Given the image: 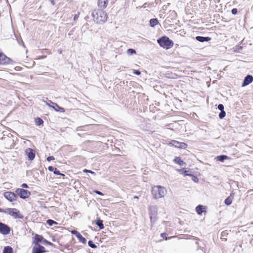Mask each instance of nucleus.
Listing matches in <instances>:
<instances>
[{
	"label": "nucleus",
	"instance_id": "f257e3e1",
	"mask_svg": "<svg viewBox=\"0 0 253 253\" xmlns=\"http://www.w3.org/2000/svg\"><path fill=\"white\" fill-rule=\"evenodd\" d=\"M93 21L96 23H104L107 19V14L106 12L99 9H95L92 12Z\"/></svg>",
	"mask_w": 253,
	"mask_h": 253
},
{
	"label": "nucleus",
	"instance_id": "f03ea898",
	"mask_svg": "<svg viewBox=\"0 0 253 253\" xmlns=\"http://www.w3.org/2000/svg\"><path fill=\"white\" fill-rule=\"evenodd\" d=\"M152 194L154 199H159L164 197L167 193V189L161 186H155L152 187Z\"/></svg>",
	"mask_w": 253,
	"mask_h": 253
},
{
	"label": "nucleus",
	"instance_id": "7ed1b4c3",
	"mask_svg": "<svg viewBox=\"0 0 253 253\" xmlns=\"http://www.w3.org/2000/svg\"><path fill=\"white\" fill-rule=\"evenodd\" d=\"M157 42L161 47L166 49L171 48L173 45V42L166 36L158 39Z\"/></svg>",
	"mask_w": 253,
	"mask_h": 253
},
{
	"label": "nucleus",
	"instance_id": "20e7f679",
	"mask_svg": "<svg viewBox=\"0 0 253 253\" xmlns=\"http://www.w3.org/2000/svg\"><path fill=\"white\" fill-rule=\"evenodd\" d=\"M6 213L8 214L14 218H22L23 216L20 214L19 211L16 209H6Z\"/></svg>",
	"mask_w": 253,
	"mask_h": 253
},
{
	"label": "nucleus",
	"instance_id": "39448f33",
	"mask_svg": "<svg viewBox=\"0 0 253 253\" xmlns=\"http://www.w3.org/2000/svg\"><path fill=\"white\" fill-rule=\"evenodd\" d=\"M149 215L152 223L156 220V214L157 212V208L155 206H151L149 208Z\"/></svg>",
	"mask_w": 253,
	"mask_h": 253
},
{
	"label": "nucleus",
	"instance_id": "423d86ee",
	"mask_svg": "<svg viewBox=\"0 0 253 253\" xmlns=\"http://www.w3.org/2000/svg\"><path fill=\"white\" fill-rule=\"evenodd\" d=\"M15 192L17 195L22 199L27 198L30 195V192L29 191L21 188L16 189Z\"/></svg>",
	"mask_w": 253,
	"mask_h": 253
},
{
	"label": "nucleus",
	"instance_id": "0eeeda50",
	"mask_svg": "<svg viewBox=\"0 0 253 253\" xmlns=\"http://www.w3.org/2000/svg\"><path fill=\"white\" fill-rule=\"evenodd\" d=\"M10 227L7 225L6 224H5L4 223H3L2 222H0V233L6 235H8L10 233Z\"/></svg>",
	"mask_w": 253,
	"mask_h": 253
},
{
	"label": "nucleus",
	"instance_id": "6e6552de",
	"mask_svg": "<svg viewBox=\"0 0 253 253\" xmlns=\"http://www.w3.org/2000/svg\"><path fill=\"white\" fill-rule=\"evenodd\" d=\"M169 145L173 146L176 148L185 149L187 145L184 142H180L176 140H171L169 143Z\"/></svg>",
	"mask_w": 253,
	"mask_h": 253
},
{
	"label": "nucleus",
	"instance_id": "1a4fd4ad",
	"mask_svg": "<svg viewBox=\"0 0 253 253\" xmlns=\"http://www.w3.org/2000/svg\"><path fill=\"white\" fill-rule=\"evenodd\" d=\"M4 197L10 202L14 201L16 199V194L13 192L9 191L4 192Z\"/></svg>",
	"mask_w": 253,
	"mask_h": 253
},
{
	"label": "nucleus",
	"instance_id": "9d476101",
	"mask_svg": "<svg viewBox=\"0 0 253 253\" xmlns=\"http://www.w3.org/2000/svg\"><path fill=\"white\" fill-rule=\"evenodd\" d=\"M45 252L44 247L40 245H35L32 249V253H43Z\"/></svg>",
	"mask_w": 253,
	"mask_h": 253
},
{
	"label": "nucleus",
	"instance_id": "9b49d317",
	"mask_svg": "<svg viewBox=\"0 0 253 253\" xmlns=\"http://www.w3.org/2000/svg\"><path fill=\"white\" fill-rule=\"evenodd\" d=\"M25 153L30 160H33L35 157V153L33 149L27 148L25 150Z\"/></svg>",
	"mask_w": 253,
	"mask_h": 253
},
{
	"label": "nucleus",
	"instance_id": "f8f14e48",
	"mask_svg": "<svg viewBox=\"0 0 253 253\" xmlns=\"http://www.w3.org/2000/svg\"><path fill=\"white\" fill-rule=\"evenodd\" d=\"M253 82V77L251 75L247 76L242 84V86L243 87L249 85L250 84Z\"/></svg>",
	"mask_w": 253,
	"mask_h": 253
},
{
	"label": "nucleus",
	"instance_id": "ddd939ff",
	"mask_svg": "<svg viewBox=\"0 0 253 253\" xmlns=\"http://www.w3.org/2000/svg\"><path fill=\"white\" fill-rule=\"evenodd\" d=\"M9 58L7 57L4 54L1 53L0 54V64H5L8 63Z\"/></svg>",
	"mask_w": 253,
	"mask_h": 253
},
{
	"label": "nucleus",
	"instance_id": "4468645a",
	"mask_svg": "<svg viewBox=\"0 0 253 253\" xmlns=\"http://www.w3.org/2000/svg\"><path fill=\"white\" fill-rule=\"evenodd\" d=\"M43 240V238L38 234H36L34 238V240L33 243L35 245H39L38 244L40 242L42 243V241Z\"/></svg>",
	"mask_w": 253,
	"mask_h": 253
},
{
	"label": "nucleus",
	"instance_id": "2eb2a0df",
	"mask_svg": "<svg viewBox=\"0 0 253 253\" xmlns=\"http://www.w3.org/2000/svg\"><path fill=\"white\" fill-rule=\"evenodd\" d=\"M108 3V0H98V4L101 8H105Z\"/></svg>",
	"mask_w": 253,
	"mask_h": 253
},
{
	"label": "nucleus",
	"instance_id": "dca6fc26",
	"mask_svg": "<svg viewBox=\"0 0 253 253\" xmlns=\"http://www.w3.org/2000/svg\"><path fill=\"white\" fill-rule=\"evenodd\" d=\"M52 108L54 109L57 112H60L62 113H64L65 112V109L63 108H62L59 106L56 103H53V105Z\"/></svg>",
	"mask_w": 253,
	"mask_h": 253
},
{
	"label": "nucleus",
	"instance_id": "f3484780",
	"mask_svg": "<svg viewBox=\"0 0 253 253\" xmlns=\"http://www.w3.org/2000/svg\"><path fill=\"white\" fill-rule=\"evenodd\" d=\"M196 39L200 42H208L211 40V38L208 37H204L202 36H197Z\"/></svg>",
	"mask_w": 253,
	"mask_h": 253
},
{
	"label": "nucleus",
	"instance_id": "a211bd4d",
	"mask_svg": "<svg viewBox=\"0 0 253 253\" xmlns=\"http://www.w3.org/2000/svg\"><path fill=\"white\" fill-rule=\"evenodd\" d=\"M205 209V207L202 205H198L196 208V211L198 214H201L202 212L204 211Z\"/></svg>",
	"mask_w": 253,
	"mask_h": 253
},
{
	"label": "nucleus",
	"instance_id": "6ab92c4d",
	"mask_svg": "<svg viewBox=\"0 0 253 253\" xmlns=\"http://www.w3.org/2000/svg\"><path fill=\"white\" fill-rule=\"evenodd\" d=\"M158 24V20L156 18L151 19L150 20V25L151 27H154Z\"/></svg>",
	"mask_w": 253,
	"mask_h": 253
},
{
	"label": "nucleus",
	"instance_id": "aec40b11",
	"mask_svg": "<svg viewBox=\"0 0 253 253\" xmlns=\"http://www.w3.org/2000/svg\"><path fill=\"white\" fill-rule=\"evenodd\" d=\"M174 162L180 166H183L185 164L184 162L181 160L179 157H175V158L174 159Z\"/></svg>",
	"mask_w": 253,
	"mask_h": 253
},
{
	"label": "nucleus",
	"instance_id": "412c9836",
	"mask_svg": "<svg viewBox=\"0 0 253 253\" xmlns=\"http://www.w3.org/2000/svg\"><path fill=\"white\" fill-rule=\"evenodd\" d=\"M228 159V157L226 155L218 156L216 157V159L219 161L223 162L224 160Z\"/></svg>",
	"mask_w": 253,
	"mask_h": 253
},
{
	"label": "nucleus",
	"instance_id": "4be33fe9",
	"mask_svg": "<svg viewBox=\"0 0 253 253\" xmlns=\"http://www.w3.org/2000/svg\"><path fill=\"white\" fill-rule=\"evenodd\" d=\"M96 224L99 227L100 229H102L104 228L102 221L100 219L97 220L96 221Z\"/></svg>",
	"mask_w": 253,
	"mask_h": 253
},
{
	"label": "nucleus",
	"instance_id": "5701e85b",
	"mask_svg": "<svg viewBox=\"0 0 253 253\" xmlns=\"http://www.w3.org/2000/svg\"><path fill=\"white\" fill-rule=\"evenodd\" d=\"M3 253H12V249L8 246L4 248Z\"/></svg>",
	"mask_w": 253,
	"mask_h": 253
},
{
	"label": "nucleus",
	"instance_id": "b1692460",
	"mask_svg": "<svg viewBox=\"0 0 253 253\" xmlns=\"http://www.w3.org/2000/svg\"><path fill=\"white\" fill-rule=\"evenodd\" d=\"M77 238L80 242L83 244H85L86 240L81 234L77 237Z\"/></svg>",
	"mask_w": 253,
	"mask_h": 253
},
{
	"label": "nucleus",
	"instance_id": "393cba45",
	"mask_svg": "<svg viewBox=\"0 0 253 253\" xmlns=\"http://www.w3.org/2000/svg\"><path fill=\"white\" fill-rule=\"evenodd\" d=\"M35 123L37 126H40L42 125L43 123V122L42 120L41 119V118H37L35 119Z\"/></svg>",
	"mask_w": 253,
	"mask_h": 253
},
{
	"label": "nucleus",
	"instance_id": "a878e982",
	"mask_svg": "<svg viewBox=\"0 0 253 253\" xmlns=\"http://www.w3.org/2000/svg\"><path fill=\"white\" fill-rule=\"evenodd\" d=\"M46 222L47 224L50 226L57 224V223L56 221H54L51 219L47 220Z\"/></svg>",
	"mask_w": 253,
	"mask_h": 253
},
{
	"label": "nucleus",
	"instance_id": "bb28decb",
	"mask_svg": "<svg viewBox=\"0 0 253 253\" xmlns=\"http://www.w3.org/2000/svg\"><path fill=\"white\" fill-rule=\"evenodd\" d=\"M126 53L128 54V55H132V54H135L136 53V51L134 49H131V48H129L126 51Z\"/></svg>",
	"mask_w": 253,
	"mask_h": 253
},
{
	"label": "nucleus",
	"instance_id": "cd10ccee",
	"mask_svg": "<svg viewBox=\"0 0 253 253\" xmlns=\"http://www.w3.org/2000/svg\"><path fill=\"white\" fill-rule=\"evenodd\" d=\"M232 198L231 197H229L225 199V204L227 205H229L232 203Z\"/></svg>",
	"mask_w": 253,
	"mask_h": 253
},
{
	"label": "nucleus",
	"instance_id": "c85d7f7f",
	"mask_svg": "<svg viewBox=\"0 0 253 253\" xmlns=\"http://www.w3.org/2000/svg\"><path fill=\"white\" fill-rule=\"evenodd\" d=\"M166 235H167V234H166V233H162V234H161V236L162 238H164L166 240H167L168 239H171V238H175V236H172V237H169V238H168L167 237Z\"/></svg>",
	"mask_w": 253,
	"mask_h": 253
},
{
	"label": "nucleus",
	"instance_id": "c756f323",
	"mask_svg": "<svg viewBox=\"0 0 253 253\" xmlns=\"http://www.w3.org/2000/svg\"><path fill=\"white\" fill-rule=\"evenodd\" d=\"M226 115V113L224 111H222L219 114V117L220 119H223Z\"/></svg>",
	"mask_w": 253,
	"mask_h": 253
},
{
	"label": "nucleus",
	"instance_id": "7c9ffc66",
	"mask_svg": "<svg viewBox=\"0 0 253 253\" xmlns=\"http://www.w3.org/2000/svg\"><path fill=\"white\" fill-rule=\"evenodd\" d=\"M88 246L92 248H96V246L92 243L91 241H89L88 242Z\"/></svg>",
	"mask_w": 253,
	"mask_h": 253
},
{
	"label": "nucleus",
	"instance_id": "2f4dec72",
	"mask_svg": "<svg viewBox=\"0 0 253 253\" xmlns=\"http://www.w3.org/2000/svg\"><path fill=\"white\" fill-rule=\"evenodd\" d=\"M46 103V104L48 105V106L52 107L53 105V102H52L51 100H47V101H44Z\"/></svg>",
	"mask_w": 253,
	"mask_h": 253
},
{
	"label": "nucleus",
	"instance_id": "473e14b6",
	"mask_svg": "<svg viewBox=\"0 0 253 253\" xmlns=\"http://www.w3.org/2000/svg\"><path fill=\"white\" fill-rule=\"evenodd\" d=\"M71 233L72 234L76 235V236L77 237L80 234V233L79 232H78L77 231L75 230L71 231Z\"/></svg>",
	"mask_w": 253,
	"mask_h": 253
},
{
	"label": "nucleus",
	"instance_id": "72a5a7b5",
	"mask_svg": "<svg viewBox=\"0 0 253 253\" xmlns=\"http://www.w3.org/2000/svg\"><path fill=\"white\" fill-rule=\"evenodd\" d=\"M54 173L57 174V175H61L64 176V175L63 174H62L60 172L59 170H57L56 168H55V170L54 171Z\"/></svg>",
	"mask_w": 253,
	"mask_h": 253
},
{
	"label": "nucleus",
	"instance_id": "f704fd0d",
	"mask_svg": "<svg viewBox=\"0 0 253 253\" xmlns=\"http://www.w3.org/2000/svg\"><path fill=\"white\" fill-rule=\"evenodd\" d=\"M42 243L44 244V245H45V244L49 245H52V243L51 242H48V241H47L46 240L44 239L42 241Z\"/></svg>",
	"mask_w": 253,
	"mask_h": 253
},
{
	"label": "nucleus",
	"instance_id": "c9c22d12",
	"mask_svg": "<svg viewBox=\"0 0 253 253\" xmlns=\"http://www.w3.org/2000/svg\"><path fill=\"white\" fill-rule=\"evenodd\" d=\"M218 109L221 111H224V106L222 104H219L218 106Z\"/></svg>",
	"mask_w": 253,
	"mask_h": 253
},
{
	"label": "nucleus",
	"instance_id": "e433bc0d",
	"mask_svg": "<svg viewBox=\"0 0 253 253\" xmlns=\"http://www.w3.org/2000/svg\"><path fill=\"white\" fill-rule=\"evenodd\" d=\"M133 73L136 75H140V72L138 70H134L133 71Z\"/></svg>",
	"mask_w": 253,
	"mask_h": 253
},
{
	"label": "nucleus",
	"instance_id": "4c0bfd02",
	"mask_svg": "<svg viewBox=\"0 0 253 253\" xmlns=\"http://www.w3.org/2000/svg\"><path fill=\"white\" fill-rule=\"evenodd\" d=\"M54 158L53 156H49L47 158V161L49 162L51 160H54Z\"/></svg>",
	"mask_w": 253,
	"mask_h": 253
},
{
	"label": "nucleus",
	"instance_id": "58836bf2",
	"mask_svg": "<svg viewBox=\"0 0 253 253\" xmlns=\"http://www.w3.org/2000/svg\"><path fill=\"white\" fill-rule=\"evenodd\" d=\"M48 169L50 171H54L55 170V168H54L52 166H49L48 168Z\"/></svg>",
	"mask_w": 253,
	"mask_h": 253
},
{
	"label": "nucleus",
	"instance_id": "ea45409f",
	"mask_svg": "<svg viewBox=\"0 0 253 253\" xmlns=\"http://www.w3.org/2000/svg\"><path fill=\"white\" fill-rule=\"evenodd\" d=\"M83 171L84 172H89V173H93V174L94 173V172L93 171H92L91 170H87V169H84L83 170Z\"/></svg>",
	"mask_w": 253,
	"mask_h": 253
},
{
	"label": "nucleus",
	"instance_id": "a19ab883",
	"mask_svg": "<svg viewBox=\"0 0 253 253\" xmlns=\"http://www.w3.org/2000/svg\"><path fill=\"white\" fill-rule=\"evenodd\" d=\"M232 13L234 14H236V13H237V9L236 8H234L232 10Z\"/></svg>",
	"mask_w": 253,
	"mask_h": 253
},
{
	"label": "nucleus",
	"instance_id": "79ce46f5",
	"mask_svg": "<svg viewBox=\"0 0 253 253\" xmlns=\"http://www.w3.org/2000/svg\"><path fill=\"white\" fill-rule=\"evenodd\" d=\"M94 192L96 194H98V195H103L101 192L98 191L97 190H94Z\"/></svg>",
	"mask_w": 253,
	"mask_h": 253
},
{
	"label": "nucleus",
	"instance_id": "37998d69",
	"mask_svg": "<svg viewBox=\"0 0 253 253\" xmlns=\"http://www.w3.org/2000/svg\"><path fill=\"white\" fill-rule=\"evenodd\" d=\"M0 212L6 213V209L4 210V209L0 208Z\"/></svg>",
	"mask_w": 253,
	"mask_h": 253
},
{
	"label": "nucleus",
	"instance_id": "c03bdc74",
	"mask_svg": "<svg viewBox=\"0 0 253 253\" xmlns=\"http://www.w3.org/2000/svg\"><path fill=\"white\" fill-rule=\"evenodd\" d=\"M21 187H22L23 188H27L28 187V185H27V184L23 183V184H22Z\"/></svg>",
	"mask_w": 253,
	"mask_h": 253
},
{
	"label": "nucleus",
	"instance_id": "a18cd8bd",
	"mask_svg": "<svg viewBox=\"0 0 253 253\" xmlns=\"http://www.w3.org/2000/svg\"><path fill=\"white\" fill-rule=\"evenodd\" d=\"M78 17V16L77 15H76L74 17V19L75 20L76 19H77Z\"/></svg>",
	"mask_w": 253,
	"mask_h": 253
},
{
	"label": "nucleus",
	"instance_id": "49530a36",
	"mask_svg": "<svg viewBox=\"0 0 253 253\" xmlns=\"http://www.w3.org/2000/svg\"><path fill=\"white\" fill-rule=\"evenodd\" d=\"M51 3H52L53 4H54V1L53 0H51Z\"/></svg>",
	"mask_w": 253,
	"mask_h": 253
},
{
	"label": "nucleus",
	"instance_id": "de8ad7c7",
	"mask_svg": "<svg viewBox=\"0 0 253 253\" xmlns=\"http://www.w3.org/2000/svg\"><path fill=\"white\" fill-rule=\"evenodd\" d=\"M134 198H137V197L135 196V197H134Z\"/></svg>",
	"mask_w": 253,
	"mask_h": 253
}]
</instances>
